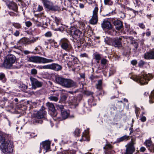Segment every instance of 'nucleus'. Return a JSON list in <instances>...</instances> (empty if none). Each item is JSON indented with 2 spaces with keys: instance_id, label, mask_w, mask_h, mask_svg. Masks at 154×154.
I'll list each match as a JSON object with an SVG mask.
<instances>
[{
  "instance_id": "1",
  "label": "nucleus",
  "mask_w": 154,
  "mask_h": 154,
  "mask_svg": "<svg viewBox=\"0 0 154 154\" xmlns=\"http://www.w3.org/2000/svg\"><path fill=\"white\" fill-rule=\"evenodd\" d=\"M6 135L0 132V148L5 154H10L13 151V142L6 139Z\"/></svg>"
},
{
  "instance_id": "2",
  "label": "nucleus",
  "mask_w": 154,
  "mask_h": 154,
  "mask_svg": "<svg viewBox=\"0 0 154 154\" xmlns=\"http://www.w3.org/2000/svg\"><path fill=\"white\" fill-rule=\"evenodd\" d=\"M45 109V107L42 106L39 111L33 114L32 116V121L33 124L42 123L43 121L41 119L45 117L46 113V112Z\"/></svg>"
},
{
  "instance_id": "3",
  "label": "nucleus",
  "mask_w": 154,
  "mask_h": 154,
  "mask_svg": "<svg viewBox=\"0 0 154 154\" xmlns=\"http://www.w3.org/2000/svg\"><path fill=\"white\" fill-rule=\"evenodd\" d=\"M56 81L58 84L66 88H69L76 86V83L69 79L58 77L56 78Z\"/></svg>"
},
{
  "instance_id": "4",
  "label": "nucleus",
  "mask_w": 154,
  "mask_h": 154,
  "mask_svg": "<svg viewBox=\"0 0 154 154\" xmlns=\"http://www.w3.org/2000/svg\"><path fill=\"white\" fill-rule=\"evenodd\" d=\"M152 77V75L150 74H142L138 76L133 75L131 78L141 85H143L147 84Z\"/></svg>"
},
{
  "instance_id": "5",
  "label": "nucleus",
  "mask_w": 154,
  "mask_h": 154,
  "mask_svg": "<svg viewBox=\"0 0 154 154\" xmlns=\"http://www.w3.org/2000/svg\"><path fill=\"white\" fill-rule=\"evenodd\" d=\"M27 61L28 62H30L35 63H51L54 61L52 59H48L44 57L32 56L30 57H27Z\"/></svg>"
},
{
  "instance_id": "6",
  "label": "nucleus",
  "mask_w": 154,
  "mask_h": 154,
  "mask_svg": "<svg viewBox=\"0 0 154 154\" xmlns=\"http://www.w3.org/2000/svg\"><path fill=\"white\" fill-rule=\"evenodd\" d=\"M15 59L14 55L12 54L8 55L3 63V66L7 69L10 68L14 63Z\"/></svg>"
},
{
  "instance_id": "7",
  "label": "nucleus",
  "mask_w": 154,
  "mask_h": 154,
  "mask_svg": "<svg viewBox=\"0 0 154 154\" xmlns=\"http://www.w3.org/2000/svg\"><path fill=\"white\" fill-rule=\"evenodd\" d=\"M60 44L61 48L66 51H69L72 48L69 41L65 38H63L60 40Z\"/></svg>"
},
{
  "instance_id": "8",
  "label": "nucleus",
  "mask_w": 154,
  "mask_h": 154,
  "mask_svg": "<svg viewBox=\"0 0 154 154\" xmlns=\"http://www.w3.org/2000/svg\"><path fill=\"white\" fill-rule=\"evenodd\" d=\"M71 33L73 38L77 40H79L82 39L83 36L82 32L74 27L71 28Z\"/></svg>"
},
{
  "instance_id": "9",
  "label": "nucleus",
  "mask_w": 154,
  "mask_h": 154,
  "mask_svg": "<svg viewBox=\"0 0 154 154\" xmlns=\"http://www.w3.org/2000/svg\"><path fill=\"white\" fill-rule=\"evenodd\" d=\"M43 3L45 8L52 11H59L60 8L57 5L54 6L52 3L47 0H43Z\"/></svg>"
},
{
  "instance_id": "10",
  "label": "nucleus",
  "mask_w": 154,
  "mask_h": 154,
  "mask_svg": "<svg viewBox=\"0 0 154 154\" xmlns=\"http://www.w3.org/2000/svg\"><path fill=\"white\" fill-rule=\"evenodd\" d=\"M135 143L134 140L133 139H132L131 142L129 143L125 146L126 147V149L125 154H133L135 150V148L134 146Z\"/></svg>"
},
{
  "instance_id": "11",
  "label": "nucleus",
  "mask_w": 154,
  "mask_h": 154,
  "mask_svg": "<svg viewBox=\"0 0 154 154\" xmlns=\"http://www.w3.org/2000/svg\"><path fill=\"white\" fill-rule=\"evenodd\" d=\"M98 10V7H96L93 11V16L91 19L90 20V22L92 24H96L97 23L98 21L97 12Z\"/></svg>"
},
{
  "instance_id": "12",
  "label": "nucleus",
  "mask_w": 154,
  "mask_h": 154,
  "mask_svg": "<svg viewBox=\"0 0 154 154\" xmlns=\"http://www.w3.org/2000/svg\"><path fill=\"white\" fill-rule=\"evenodd\" d=\"M30 79L32 88L35 89L37 88H39L42 86V83L38 81L37 79L32 77H30Z\"/></svg>"
},
{
  "instance_id": "13",
  "label": "nucleus",
  "mask_w": 154,
  "mask_h": 154,
  "mask_svg": "<svg viewBox=\"0 0 154 154\" xmlns=\"http://www.w3.org/2000/svg\"><path fill=\"white\" fill-rule=\"evenodd\" d=\"M110 20L115 26V28L116 29L119 30L123 28V24L120 20L116 19L115 18H111Z\"/></svg>"
},
{
  "instance_id": "14",
  "label": "nucleus",
  "mask_w": 154,
  "mask_h": 154,
  "mask_svg": "<svg viewBox=\"0 0 154 154\" xmlns=\"http://www.w3.org/2000/svg\"><path fill=\"white\" fill-rule=\"evenodd\" d=\"M46 105L48 109L52 112L51 114L53 116H56L57 115V113L53 103L49 102H48L46 103Z\"/></svg>"
},
{
  "instance_id": "15",
  "label": "nucleus",
  "mask_w": 154,
  "mask_h": 154,
  "mask_svg": "<svg viewBox=\"0 0 154 154\" xmlns=\"http://www.w3.org/2000/svg\"><path fill=\"white\" fill-rule=\"evenodd\" d=\"M101 26L103 29H112V26L108 20H104L101 24Z\"/></svg>"
},
{
  "instance_id": "16",
  "label": "nucleus",
  "mask_w": 154,
  "mask_h": 154,
  "mask_svg": "<svg viewBox=\"0 0 154 154\" xmlns=\"http://www.w3.org/2000/svg\"><path fill=\"white\" fill-rule=\"evenodd\" d=\"M6 5L9 9H11L15 11H17V4L14 2H7L6 3Z\"/></svg>"
},
{
  "instance_id": "17",
  "label": "nucleus",
  "mask_w": 154,
  "mask_h": 154,
  "mask_svg": "<svg viewBox=\"0 0 154 154\" xmlns=\"http://www.w3.org/2000/svg\"><path fill=\"white\" fill-rule=\"evenodd\" d=\"M51 142L49 141L46 140L42 142L41 145H42L43 148L46 150V152L49 151L50 148Z\"/></svg>"
},
{
  "instance_id": "18",
  "label": "nucleus",
  "mask_w": 154,
  "mask_h": 154,
  "mask_svg": "<svg viewBox=\"0 0 154 154\" xmlns=\"http://www.w3.org/2000/svg\"><path fill=\"white\" fill-rule=\"evenodd\" d=\"M122 38H115L113 39V46L115 47H119L122 45L121 41L122 40Z\"/></svg>"
},
{
  "instance_id": "19",
  "label": "nucleus",
  "mask_w": 154,
  "mask_h": 154,
  "mask_svg": "<svg viewBox=\"0 0 154 154\" xmlns=\"http://www.w3.org/2000/svg\"><path fill=\"white\" fill-rule=\"evenodd\" d=\"M62 69V66L58 64L53 63L51 64V69L55 71H58Z\"/></svg>"
},
{
  "instance_id": "20",
  "label": "nucleus",
  "mask_w": 154,
  "mask_h": 154,
  "mask_svg": "<svg viewBox=\"0 0 154 154\" xmlns=\"http://www.w3.org/2000/svg\"><path fill=\"white\" fill-rule=\"evenodd\" d=\"M89 133L88 131H85L83 133L82 135V138L80 140V141H89Z\"/></svg>"
},
{
  "instance_id": "21",
  "label": "nucleus",
  "mask_w": 154,
  "mask_h": 154,
  "mask_svg": "<svg viewBox=\"0 0 154 154\" xmlns=\"http://www.w3.org/2000/svg\"><path fill=\"white\" fill-rule=\"evenodd\" d=\"M112 146L109 144H107L105 145V146L103 147L104 149V152L106 154H109L110 153V151L112 148Z\"/></svg>"
},
{
  "instance_id": "22",
  "label": "nucleus",
  "mask_w": 154,
  "mask_h": 154,
  "mask_svg": "<svg viewBox=\"0 0 154 154\" xmlns=\"http://www.w3.org/2000/svg\"><path fill=\"white\" fill-rule=\"evenodd\" d=\"M61 114L62 118L64 119L67 118L69 115V113L65 109L61 111Z\"/></svg>"
},
{
  "instance_id": "23",
  "label": "nucleus",
  "mask_w": 154,
  "mask_h": 154,
  "mask_svg": "<svg viewBox=\"0 0 154 154\" xmlns=\"http://www.w3.org/2000/svg\"><path fill=\"white\" fill-rule=\"evenodd\" d=\"M122 37L127 39V41H130L131 42V44H134V43L137 42L134 40V38L132 37H128L127 36H122Z\"/></svg>"
},
{
  "instance_id": "24",
  "label": "nucleus",
  "mask_w": 154,
  "mask_h": 154,
  "mask_svg": "<svg viewBox=\"0 0 154 154\" xmlns=\"http://www.w3.org/2000/svg\"><path fill=\"white\" fill-rule=\"evenodd\" d=\"M113 41V40H112V38L108 37L106 38L105 40V42L106 44L110 45H112V46Z\"/></svg>"
},
{
  "instance_id": "25",
  "label": "nucleus",
  "mask_w": 154,
  "mask_h": 154,
  "mask_svg": "<svg viewBox=\"0 0 154 154\" xmlns=\"http://www.w3.org/2000/svg\"><path fill=\"white\" fill-rule=\"evenodd\" d=\"M129 136H127L126 135H125L120 138H119L118 140V142H120L123 141H126L129 139Z\"/></svg>"
},
{
  "instance_id": "26",
  "label": "nucleus",
  "mask_w": 154,
  "mask_h": 154,
  "mask_svg": "<svg viewBox=\"0 0 154 154\" xmlns=\"http://www.w3.org/2000/svg\"><path fill=\"white\" fill-rule=\"evenodd\" d=\"M35 11L37 12H40L43 10V7L40 5H36L35 8H34Z\"/></svg>"
},
{
  "instance_id": "27",
  "label": "nucleus",
  "mask_w": 154,
  "mask_h": 154,
  "mask_svg": "<svg viewBox=\"0 0 154 154\" xmlns=\"http://www.w3.org/2000/svg\"><path fill=\"white\" fill-rule=\"evenodd\" d=\"M48 98L51 101L55 102L57 101L58 100V98L57 97L53 96H50L48 97Z\"/></svg>"
},
{
  "instance_id": "28",
  "label": "nucleus",
  "mask_w": 154,
  "mask_h": 154,
  "mask_svg": "<svg viewBox=\"0 0 154 154\" xmlns=\"http://www.w3.org/2000/svg\"><path fill=\"white\" fill-rule=\"evenodd\" d=\"M0 80H2L3 82H5L6 81L5 75L3 73H0Z\"/></svg>"
},
{
  "instance_id": "29",
  "label": "nucleus",
  "mask_w": 154,
  "mask_h": 154,
  "mask_svg": "<svg viewBox=\"0 0 154 154\" xmlns=\"http://www.w3.org/2000/svg\"><path fill=\"white\" fill-rule=\"evenodd\" d=\"M102 81L101 80H99L98 81V84L97 85V89L100 90L102 89Z\"/></svg>"
},
{
  "instance_id": "30",
  "label": "nucleus",
  "mask_w": 154,
  "mask_h": 154,
  "mask_svg": "<svg viewBox=\"0 0 154 154\" xmlns=\"http://www.w3.org/2000/svg\"><path fill=\"white\" fill-rule=\"evenodd\" d=\"M62 154H75V152L73 151H64L62 152Z\"/></svg>"
},
{
  "instance_id": "31",
  "label": "nucleus",
  "mask_w": 154,
  "mask_h": 154,
  "mask_svg": "<svg viewBox=\"0 0 154 154\" xmlns=\"http://www.w3.org/2000/svg\"><path fill=\"white\" fill-rule=\"evenodd\" d=\"M73 99L69 100V103L71 105H75L76 104V98L73 97Z\"/></svg>"
},
{
  "instance_id": "32",
  "label": "nucleus",
  "mask_w": 154,
  "mask_h": 154,
  "mask_svg": "<svg viewBox=\"0 0 154 154\" xmlns=\"http://www.w3.org/2000/svg\"><path fill=\"white\" fill-rule=\"evenodd\" d=\"M105 5H111L113 4V2L111 0H104Z\"/></svg>"
},
{
  "instance_id": "33",
  "label": "nucleus",
  "mask_w": 154,
  "mask_h": 154,
  "mask_svg": "<svg viewBox=\"0 0 154 154\" xmlns=\"http://www.w3.org/2000/svg\"><path fill=\"white\" fill-rule=\"evenodd\" d=\"M145 143L146 147L148 148L152 145V142L151 140H147L146 141Z\"/></svg>"
},
{
  "instance_id": "34",
  "label": "nucleus",
  "mask_w": 154,
  "mask_h": 154,
  "mask_svg": "<svg viewBox=\"0 0 154 154\" xmlns=\"http://www.w3.org/2000/svg\"><path fill=\"white\" fill-rule=\"evenodd\" d=\"M151 57L150 52H147L145 54L144 56V58L146 59H151Z\"/></svg>"
},
{
  "instance_id": "35",
  "label": "nucleus",
  "mask_w": 154,
  "mask_h": 154,
  "mask_svg": "<svg viewBox=\"0 0 154 154\" xmlns=\"http://www.w3.org/2000/svg\"><path fill=\"white\" fill-rule=\"evenodd\" d=\"M57 108L58 109L60 110L61 112V111L65 109H64L63 106L62 105H60L59 104L56 105Z\"/></svg>"
},
{
  "instance_id": "36",
  "label": "nucleus",
  "mask_w": 154,
  "mask_h": 154,
  "mask_svg": "<svg viewBox=\"0 0 154 154\" xmlns=\"http://www.w3.org/2000/svg\"><path fill=\"white\" fill-rule=\"evenodd\" d=\"M81 132L80 129L78 128L76 129L74 131V134L76 136H79Z\"/></svg>"
},
{
  "instance_id": "37",
  "label": "nucleus",
  "mask_w": 154,
  "mask_h": 154,
  "mask_svg": "<svg viewBox=\"0 0 154 154\" xmlns=\"http://www.w3.org/2000/svg\"><path fill=\"white\" fill-rule=\"evenodd\" d=\"M68 94L62 95L61 97V100L62 101H65L66 100Z\"/></svg>"
},
{
  "instance_id": "38",
  "label": "nucleus",
  "mask_w": 154,
  "mask_h": 154,
  "mask_svg": "<svg viewBox=\"0 0 154 154\" xmlns=\"http://www.w3.org/2000/svg\"><path fill=\"white\" fill-rule=\"evenodd\" d=\"M13 25L15 28L19 29L21 27V26L19 23H14L13 24Z\"/></svg>"
},
{
  "instance_id": "39",
  "label": "nucleus",
  "mask_w": 154,
  "mask_h": 154,
  "mask_svg": "<svg viewBox=\"0 0 154 154\" xmlns=\"http://www.w3.org/2000/svg\"><path fill=\"white\" fill-rule=\"evenodd\" d=\"M45 37H50L52 36V33L51 32L48 31L45 34Z\"/></svg>"
},
{
  "instance_id": "40",
  "label": "nucleus",
  "mask_w": 154,
  "mask_h": 154,
  "mask_svg": "<svg viewBox=\"0 0 154 154\" xmlns=\"http://www.w3.org/2000/svg\"><path fill=\"white\" fill-rule=\"evenodd\" d=\"M43 69H51V64L43 66Z\"/></svg>"
},
{
  "instance_id": "41",
  "label": "nucleus",
  "mask_w": 154,
  "mask_h": 154,
  "mask_svg": "<svg viewBox=\"0 0 154 154\" xmlns=\"http://www.w3.org/2000/svg\"><path fill=\"white\" fill-rule=\"evenodd\" d=\"M55 22L57 25L58 26L60 23V20L56 17H55Z\"/></svg>"
},
{
  "instance_id": "42",
  "label": "nucleus",
  "mask_w": 154,
  "mask_h": 154,
  "mask_svg": "<svg viewBox=\"0 0 154 154\" xmlns=\"http://www.w3.org/2000/svg\"><path fill=\"white\" fill-rule=\"evenodd\" d=\"M37 70L35 69H32L31 71V73L32 75H36L37 74Z\"/></svg>"
},
{
  "instance_id": "43",
  "label": "nucleus",
  "mask_w": 154,
  "mask_h": 154,
  "mask_svg": "<svg viewBox=\"0 0 154 154\" xmlns=\"http://www.w3.org/2000/svg\"><path fill=\"white\" fill-rule=\"evenodd\" d=\"M108 61V60L106 59L103 58L101 60V63L103 65H106Z\"/></svg>"
},
{
  "instance_id": "44",
  "label": "nucleus",
  "mask_w": 154,
  "mask_h": 154,
  "mask_svg": "<svg viewBox=\"0 0 154 154\" xmlns=\"http://www.w3.org/2000/svg\"><path fill=\"white\" fill-rule=\"evenodd\" d=\"M151 152H154V145H152L148 148Z\"/></svg>"
},
{
  "instance_id": "45",
  "label": "nucleus",
  "mask_w": 154,
  "mask_h": 154,
  "mask_svg": "<svg viewBox=\"0 0 154 154\" xmlns=\"http://www.w3.org/2000/svg\"><path fill=\"white\" fill-rule=\"evenodd\" d=\"M134 107L135 109V112L136 114V115L137 116L139 115L138 112L139 111L140 109L139 108L137 107L136 105L134 106Z\"/></svg>"
},
{
  "instance_id": "46",
  "label": "nucleus",
  "mask_w": 154,
  "mask_h": 154,
  "mask_svg": "<svg viewBox=\"0 0 154 154\" xmlns=\"http://www.w3.org/2000/svg\"><path fill=\"white\" fill-rule=\"evenodd\" d=\"M94 57L96 60H100L101 59L100 55L99 54L95 55Z\"/></svg>"
},
{
  "instance_id": "47",
  "label": "nucleus",
  "mask_w": 154,
  "mask_h": 154,
  "mask_svg": "<svg viewBox=\"0 0 154 154\" xmlns=\"http://www.w3.org/2000/svg\"><path fill=\"white\" fill-rule=\"evenodd\" d=\"M37 39H38L37 38H33L31 40H30L29 41V43H34L35 42Z\"/></svg>"
},
{
  "instance_id": "48",
  "label": "nucleus",
  "mask_w": 154,
  "mask_h": 154,
  "mask_svg": "<svg viewBox=\"0 0 154 154\" xmlns=\"http://www.w3.org/2000/svg\"><path fill=\"white\" fill-rule=\"evenodd\" d=\"M19 87L21 88L24 90L26 89L27 88V86L24 84L20 85Z\"/></svg>"
},
{
  "instance_id": "49",
  "label": "nucleus",
  "mask_w": 154,
  "mask_h": 154,
  "mask_svg": "<svg viewBox=\"0 0 154 154\" xmlns=\"http://www.w3.org/2000/svg\"><path fill=\"white\" fill-rule=\"evenodd\" d=\"M26 26L27 27H29L32 25V23L30 21H27L25 22Z\"/></svg>"
},
{
  "instance_id": "50",
  "label": "nucleus",
  "mask_w": 154,
  "mask_h": 154,
  "mask_svg": "<svg viewBox=\"0 0 154 154\" xmlns=\"http://www.w3.org/2000/svg\"><path fill=\"white\" fill-rule=\"evenodd\" d=\"M151 99L152 101L154 102V90L151 92Z\"/></svg>"
},
{
  "instance_id": "51",
  "label": "nucleus",
  "mask_w": 154,
  "mask_h": 154,
  "mask_svg": "<svg viewBox=\"0 0 154 154\" xmlns=\"http://www.w3.org/2000/svg\"><path fill=\"white\" fill-rule=\"evenodd\" d=\"M138 26L142 29H143L145 28V26L143 23H139Z\"/></svg>"
},
{
  "instance_id": "52",
  "label": "nucleus",
  "mask_w": 154,
  "mask_h": 154,
  "mask_svg": "<svg viewBox=\"0 0 154 154\" xmlns=\"http://www.w3.org/2000/svg\"><path fill=\"white\" fill-rule=\"evenodd\" d=\"M151 59H154V50L150 52Z\"/></svg>"
},
{
  "instance_id": "53",
  "label": "nucleus",
  "mask_w": 154,
  "mask_h": 154,
  "mask_svg": "<svg viewBox=\"0 0 154 154\" xmlns=\"http://www.w3.org/2000/svg\"><path fill=\"white\" fill-rule=\"evenodd\" d=\"M85 94L87 95H92V93L90 91H85Z\"/></svg>"
},
{
  "instance_id": "54",
  "label": "nucleus",
  "mask_w": 154,
  "mask_h": 154,
  "mask_svg": "<svg viewBox=\"0 0 154 154\" xmlns=\"http://www.w3.org/2000/svg\"><path fill=\"white\" fill-rule=\"evenodd\" d=\"M140 120L142 122H144L146 120V118L145 116H142L140 118Z\"/></svg>"
},
{
  "instance_id": "55",
  "label": "nucleus",
  "mask_w": 154,
  "mask_h": 154,
  "mask_svg": "<svg viewBox=\"0 0 154 154\" xmlns=\"http://www.w3.org/2000/svg\"><path fill=\"white\" fill-rule=\"evenodd\" d=\"M81 57H88V55L86 53H84L83 54H80V55Z\"/></svg>"
},
{
  "instance_id": "56",
  "label": "nucleus",
  "mask_w": 154,
  "mask_h": 154,
  "mask_svg": "<svg viewBox=\"0 0 154 154\" xmlns=\"http://www.w3.org/2000/svg\"><path fill=\"white\" fill-rule=\"evenodd\" d=\"M131 63L133 65H135L137 63V61L135 60H133L131 61Z\"/></svg>"
},
{
  "instance_id": "57",
  "label": "nucleus",
  "mask_w": 154,
  "mask_h": 154,
  "mask_svg": "<svg viewBox=\"0 0 154 154\" xmlns=\"http://www.w3.org/2000/svg\"><path fill=\"white\" fill-rule=\"evenodd\" d=\"M19 32L17 30L16 32L14 34V35L16 36H17L19 35Z\"/></svg>"
},
{
  "instance_id": "58",
  "label": "nucleus",
  "mask_w": 154,
  "mask_h": 154,
  "mask_svg": "<svg viewBox=\"0 0 154 154\" xmlns=\"http://www.w3.org/2000/svg\"><path fill=\"white\" fill-rule=\"evenodd\" d=\"M116 72V71L115 70H114L113 71H112L111 70H110V72L109 73V76H110L112 75L114 73Z\"/></svg>"
},
{
  "instance_id": "59",
  "label": "nucleus",
  "mask_w": 154,
  "mask_h": 154,
  "mask_svg": "<svg viewBox=\"0 0 154 154\" xmlns=\"http://www.w3.org/2000/svg\"><path fill=\"white\" fill-rule=\"evenodd\" d=\"M146 150V148L143 147H141L140 149V151L141 152H144Z\"/></svg>"
},
{
  "instance_id": "60",
  "label": "nucleus",
  "mask_w": 154,
  "mask_h": 154,
  "mask_svg": "<svg viewBox=\"0 0 154 154\" xmlns=\"http://www.w3.org/2000/svg\"><path fill=\"white\" fill-rule=\"evenodd\" d=\"M80 76L81 78L84 79L85 78V74L84 73L80 74Z\"/></svg>"
},
{
  "instance_id": "61",
  "label": "nucleus",
  "mask_w": 154,
  "mask_h": 154,
  "mask_svg": "<svg viewBox=\"0 0 154 154\" xmlns=\"http://www.w3.org/2000/svg\"><path fill=\"white\" fill-rule=\"evenodd\" d=\"M8 31L9 32V33H8L7 34H8L9 35H10L11 34H12L13 31L11 29H9Z\"/></svg>"
},
{
  "instance_id": "62",
  "label": "nucleus",
  "mask_w": 154,
  "mask_h": 154,
  "mask_svg": "<svg viewBox=\"0 0 154 154\" xmlns=\"http://www.w3.org/2000/svg\"><path fill=\"white\" fill-rule=\"evenodd\" d=\"M134 48H135V49H137L138 43L137 42H135L134 43Z\"/></svg>"
},
{
  "instance_id": "63",
  "label": "nucleus",
  "mask_w": 154,
  "mask_h": 154,
  "mask_svg": "<svg viewBox=\"0 0 154 154\" xmlns=\"http://www.w3.org/2000/svg\"><path fill=\"white\" fill-rule=\"evenodd\" d=\"M150 34H151V32H149V31L146 32V36H150Z\"/></svg>"
},
{
  "instance_id": "64",
  "label": "nucleus",
  "mask_w": 154,
  "mask_h": 154,
  "mask_svg": "<svg viewBox=\"0 0 154 154\" xmlns=\"http://www.w3.org/2000/svg\"><path fill=\"white\" fill-rule=\"evenodd\" d=\"M144 64V62L142 61H141L139 64L140 66L143 65Z\"/></svg>"
}]
</instances>
